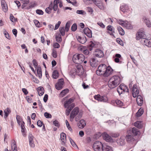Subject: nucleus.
I'll list each match as a JSON object with an SVG mask.
<instances>
[{"mask_svg":"<svg viewBox=\"0 0 151 151\" xmlns=\"http://www.w3.org/2000/svg\"><path fill=\"white\" fill-rule=\"evenodd\" d=\"M113 71V69L110 66L107 67L106 65L102 64L98 66L96 73L98 76L103 75L104 77H107L112 73Z\"/></svg>","mask_w":151,"mask_h":151,"instance_id":"nucleus-1","label":"nucleus"},{"mask_svg":"<svg viewBox=\"0 0 151 151\" xmlns=\"http://www.w3.org/2000/svg\"><path fill=\"white\" fill-rule=\"evenodd\" d=\"M120 82V78L117 76H115L111 77L108 82V86L111 89L117 87Z\"/></svg>","mask_w":151,"mask_h":151,"instance_id":"nucleus-2","label":"nucleus"},{"mask_svg":"<svg viewBox=\"0 0 151 151\" xmlns=\"http://www.w3.org/2000/svg\"><path fill=\"white\" fill-rule=\"evenodd\" d=\"M85 59V56L81 54H76L73 56V62L77 64L81 63Z\"/></svg>","mask_w":151,"mask_h":151,"instance_id":"nucleus-3","label":"nucleus"},{"mask_svg":"<svg viewBox=\"0 0 151 151\" xmlns=\"http://www.w3.org/2000/svg\"><path fill=\"white\" fill-rule=\"evenodd\" d=\"M117 22L119 24L126 27L127 29H132L133 28L131 23L126 21H124L122 19H119L117 21Z\"/></svg>","mask_w":151,"mask_h":151,"instance_id":"nucleus-4","label":"nucleus"},{"mask_svg":"<svg viewBox=\"0 0 151 151\" xmlns=\"http://www.w3.org/2000/svg\"><path fill=\"white\" fill-rule=\"evenodd\" d=\"M73 70L75 71V72L73 73L74 76L75 75L81 76L83 73V69L82 66L80 65H77L76 68L74 69Z\"/></svg>","mask_w":151,"mask_h":151,"instance_id":"nucleus-5","label":"nucleus"},{"mask_svg":"<svg viewBox=\"0 0 151 151\" xmlns=\"http://www.w3.org/2000/svg\"><path fill=\"white\" fill-rule=\"evenodd\" d=\"M151 38V36L150 34L147 35V38H144L141 40V43L144 45H145L149 47H151V42L149 40Z\"/></svg>","mask_w":151,"mask_h":151,"instance_id":"nucleus-6","label":"nucleus"},{"mask_svg":"<svg viewBox=\"0 0 151 151\" xmlns=\"http://www.w3.org/2000/svg\"><path fill=\"white\" fill-rule=\"evenodd\" d=\"M64 81L63 78H61L58 80V82L55 84V87L58 90L62 89L63 87Z\"/></svg>","mask_w":151,"mask_h":151,"instance_id":"nucleus-7","label":"nucleus"},{"mask_svg":"<svg viewBox=\"0 0 151 151\" xmlns=\"http://www.w3.org/2000/svg\"><path fill=\"white\" fill-rule=\"evenodd\" d=\"M103 145L99 141H95V151H103Z\"/></svg>","mask_w":151,"mask_h":151,"instance_id":"nucleus-8","label":"nucleus"},{"mask_svg":"<svg viewBox=\"0 0 151 151\" xmlns=\"http://www.w3.org/2000/svg\"><path fill=\"white\" fill-rule=\"evenodd\" d=\"M132 95L133 97L135 98L138 96L139 93V90L136 84H134L132 88Z\"/></svg>","mask_w":151,"mask_h":151,"instance_id":"nucleus-9","label":"nucleus"},{"mask_svg":"<svg viewBox=\"0 0 151 151\" xmlns=\"http://www.w3.org/2000/svg\"><path fill=\"white\" fill-rule=\"evenodd\" d=\"M95 99L99 101L106 102L108 101V99L106 96H101L99 95H95Z\"/></svg>","mask_w":151,"mask_h":151,"instance_id":"nucleus-10","label":"nucleus"},{"mask_svg":"<svg viewBox=\"0 0 151 151\" xmlns=\"http://www.w3.org/2000/svg\"><path fill=\"white\" fill-rule=\"evenodd\" d=\"M79 111L78 107H76L73 109L70 113V119L73 120L74 116L78 114Z\"/></svg>","mask_w":151,"mask_h":151,"instance_id":"nucleus-11","label":"nucleus"},{"mask_svg":"<svg viewBox=\"0 0 151 151\" xmlns=\"http://www.w3.org/2000/svg\"><path fill=\"white\" fill-rule=\"evenodd\" d=\"M136 39L139 40L140 39L147 38V36L143 32H138L136 35Z\"/></svg>","mask_w":151,"mask_h":151,"instance_id":"nucleus-12","label":"nucleus"},{"mask_svg":"<svg viewBox=\"0 0 151 151\" xmlns=\"http://www.w3.org/2000/svg\"><path fill=\"white\" fill-rule=\"evenodd\" d=\"M102 136L103 139L107 142H111L112 140L111 137L106 132L102 134Z\"/></svg>","mask_w":151,"mask_h":151,"instance_id":"nucleus-13","label":"nucleus"},{"mask_svg":"<svg viewBox=\"0 0 151 151\" xmlns=\"http://www.w3.org/2000/svg\"><path fill=\"white\" fill-rule=\"evenodd\" d=\"M34 137L32 134H29L28 136L29 144L30 146L32 147H35V144L33 141Z\"/></svg>","mask_w":151,"mask_h":151,"instance_id":"nucleus-14","label":"nucleus"},{"mask_svg":"<svg viewBox=\"0 0 151 151\" xmlns=\"http://www.w3.org/2000/svg\"><path fill=\"white\" fill-rule=\"evenodd\" d=\"M104 55V53L101 50L97 49L95 51V56L98 58L102 57Z\"/></svg>","mask_w":151,"mask_h":151,"instance_id":"nucleus-15","label":"nucleus"},{"mask_svg":"<svg viewBox=\"0 0 151 151\" xmlns=\"http://www.w3.org/2000/svg\"><path fill=\"white\" fill-rule=\"evenodd\" d=\"M77 38L78 42L82 44L85 43L86 41V39L85 36H83L81 37L78 36L77 37Z\"/></svg>","mask_w":151,"mask_h":151,"instance_id":"nucleus-16","label":"nucleus"},{"mask_svg":"<svg viewBox=\"0 0 151 151\" xmlns=\"http://www.w3.org/2000/svg\"><path fill=\"white\" fill-rule=\"evenodd\" d=\"M139 132L138 129L136 127L132 128L130 132L131 135L134 136L137 135Z\"/></svg>","mask_w":151,"mask_h":151,"instance_id":"nucleus-17","label":"nucleus"},{"mask_svg":"<svg viewBox=\"0 0 151 151\" xmlns=\"http://www.w3.org/2000/svg\"><path fill=\"white\" fill-rule=\"evenodd\" d=\"M126 139L128 143H132L134 141L135 139L132 136L127 135L126 136Z\"/></svg>","mask_w":151,"mask_h":151,"instance_id":"nucleus-18","label":"nucleus"},{"mask_svg":"<svg viewBox=\"0 0 151 151\" xmlns=\"http://www.w3.org/2000/svg\"><path fill=\"white\" fill-rule=\"evenodd\" d=\"M137 102L138 105L139 106H141L143 102L142 97L140 95H139L137 96Z\"/></svg>","mask_w":151,"mask_h":151,"instance_id":"nucleus-19","label":"nucleus"},{"mask_svg":"<svg viewBox=\"0 0 151 151\" xmlns=\"http://www.w3.org/2000/svg\"><path fill=\"white\" fill-rule=\"evenodd\" d=\"M75 105L74 104H71L67 108V109L66 110V114L67 116L69 115L70 111L74 107Z\"/></svg>","mask_w":151,"mask_h":151,"instance_id":"nucleus-20","label":"nucleus"},{"mask_svg":"<svg viewBox=\"0 0 151 151\" xmlns=\"http://www.w3.org/2000/svg\"><path fill=\"white\" fill-rule=\"evenodd\" d=\"M1 5L3 11L4 12H6L8 10V6L4 0L1 1Z\"/></svg>","mask_w":151,"mask_h":151,"instance_id":"nucleus-21","label":"nucleus"},{"mask_svg":"<svg viewBox=\"0 0 151 151\" xmlns=\"http://www.w3.org/2000/svg\"><path fill=\"white\" fill-rule=\"evenodd\" d=\"M143 21L145 23L146 25L148 27H151V24L149 20L146 17H143Z\"/></svg>","mask_w":151,"mask_h":151,"instance_id":"nucleus-22","label":"nucleus"},{"mask_svg":"<svg viewBox=\"0 0 151 151\" xmlns=\"http://www.w3.org/2000/svg\"><path fill=\"white\" fill-rule=\"evenodd\" d=\"M86 124L85 121L83 119H82L79 121V123L78 124V126L80 128H83L86 125Z\"/></svg>","mask_w":151,"mask_h":151,"instance_id":"nucleus-23","label":"nucleus"},{"mask_svg":"<svg viewBox=\"0 0 151 151\" xmlns=\"http://www.w3.org/2000/svg\"><path fill=\"white\" fill-rule=\"evenodd\" d=\"M59 0H55L52 4V9L54 11H56L58 9V4L59 3Z\"/></svg>","mask_w":151,"mask_h":151,"instance_id":"nucleus-24","label":"nucleus"},{"mask_svg":"<svg viewBox=\"0 0 151 151\" xmlns=\"http://www.w3.org/2000/svg\"><path fill=\"white\" fill-rule=\"evenodd\" d=\"M119 87L124 92H129V89L128 88L126 85L123 84H121Z\"/></svg>","mask_w":151,"mask_h":151,"instance_id":"nucleus-25","label":"nucleus"},{"mask_svg":"<svg viewBox=\"0 0 151 151\" xmlns=\"http://www.w3.org/2000/svg\"><path fill=\"white\" fill-rule=\"evenodd\" d=\"M37 90L39 96H41L44 94V89L42 87L40 86L37 88Z\"/></svg>","mask_w":151,"mask_h":151,"instance_id":"nucleus-26","label":"nucleus"},{"mask_svg":"<svg viewBox=\"0 0 151 151\" xmlns=\"http://www.w3.org/2000/svg\"><path fill=\"white\" fill-rule=\"evenodd\" d=\"M106 29L107 30L110 31L112 32L110 34L111 35H114L113 33H114L115 29L113 26L110 25H109L106 27Z\"/></svg>","mask_w":151,"mask_h":151,"instance_id":"nucleus-27","label":"nucleus"},{"mask_svg":"<svg viewBox=\"0 0 151 151\" xmlns=\"http://www.w3.org/2000/svg\"><path fill=\"white\" fill-rule=\"evenodd\" d=\"M73 101V100L71 99H70L68 100L65 101L64 103V106L65 107L67 108L69 106V105L71 104Z\"/></svg>","mask_w":151,"mask_h":151,"instance_id":"nucleus-28","label":"nucleus"},{"mask_svg":"<svg viewBox=\"0 0 151 151\" xmlns=\"http://www.w3.org/2000/svg\"><path fill=\"white\" fill-rule=\"evenodd\" d=\"M117 144L120 145H123L124 143V138L123 137H121L120 139L117 140Z\"/></svg>","mask_w":151,"mask_h":151,"instance_id":"nucleus-29","label":"nucleus"},{"mask_svg":"<svg viewBox=\"0 0 151 151\" xmlns=\"http://www.w3.org/2000/svg\"><path fill=\"white\" fill-rule=\"evenodd\" d=\"M60 138L62 142L64 144H65L66 141V134L62 132L60 134Z\"/></svg>","mask_w":151,"mask_h":151,"instance_id":"nucleus-30","label":"nucleus"},{"mask_svg":"<svg viewBox=\"0 0 151 151\" xmlns=\"http://www.w3.org/2000/svg\"><path fill=\"white\" fill-rule=\"evenodd\" d=\"M37 76L40 78H41L42 77V72L41 67L40 66L37 67Z\"/></svg>","mask_w":151,"mask_h":151,"instance_id":"nucleus-31","label":"nucleus"},{"mask_svg":"<svg viewBox=\"0 0 151 151\" xmlns=\"http://www.w3.org/2000/svg\"><path fill=\"white\" fill-rule=\"evenodd\" d=\"M59 75V73L57 70H54L52 73V78L54 79L57 78L58 77Z\"/></svg>","mask_w":151,"mask_h":151,"instance_id":"nucleus-32","label":"nucleus"},{"mask_svg":"<svg viewBox=\"0 0 151 151\" xmlns=\"http://www.w3.org/2000/svg\"><path fill=\"white\" fill-rule=\"evenodd\" d=\"M103 151H113V150L111 147L105 145L103 146Z\"/></svg>","mask_w":151,"mask_h":151,"instance_id":"nucleus-33","label":"nucleus"},{"mask_svg":"<svg viewBox=\"0 0 151 151\" xmlns=\"http://www.w3.org/2000/svg\"><path fill=\"white\" fill-rule=\"evenodd\" d=\"M11 147L12 151H17V147L14 140H13L11 144Z\"/></svg>","mask_w":151,"mask_h":151,"instance_id":"nucleus-34","label":"nucleus"},{"mask_svg":"<svg viewBox=\"0 0 151 151\" xmlns=\"http://www.w3.org/2000/svg\"><path fill=\"white\" fill-rule=\"evenodd\" d=\"M134 126L138 128H141L142 127V122L140 121H137L134 123Z\"/></svg>","mask_w":151,"mask_h":151,"instance_id":"nucleus-35","label":"nucleus"},{"mask_svg":"<svg viewBox=\"0 0 151 151\" xmlns=\"http://www.w3.org/2000/svg\"><path fill=\"white\" fill-rule=\"evenodd\" d=\"M117 30L120 35H124V30L119 26L117 27Z\"/></svg>","mask_w":151,"mask_h":151,"instance_id":"nucleus-36","label":"nucleus"},{"mask_svg":"<svg viewBox=\"0 0 151 151\" xmlns=\"http://www.w3.org/2000/svg\"><path fill=\"white\" fill-rule=\"evenodd\" d=\"M4 112L5 113L4 118H6L8 116L9 113L11 112V111L9 108H7L4 110Z\"/></svg>","mask_w":151,"mask_h":151,"instance_id":"nucleus-37","label":"nucleus"},{"mask_svg":"<svg viewBox=\"0 0 151 151\" xmlns=\"http://www.w3.org/2000/svg\"><path fill=\"white\" fill-rule=\"evenodd\" d=\"M94 46V43L92 41H91L88 46V50L91 51L93 49V47Z\"/></svg>","mask_w":151,"mask_h":151,"instance_id":"nucleus-38","label":"nucleus"},{"mask_svg":"<svg viewBox=\"0 0 151 151\" xmlns=\"http://www.w3.org/2000/svg\"><path fill=\"white\" fill-rule=\"evenodd\" d=\"M143 113V110L142 109H140L136 113V116L139 117L141 116Z\"/></svg>","mask_w":151,"mask_h":151,"instance_id":"nucleus-39","label":"nucleus"},{"mask_svg":"<svg viewBox=\"0 0 151 151\" xmlns=\"http://www.w3.org/2000/svg\"><path fill=\"white\" fill-rule=\"evenodd\" d=\"M24 124L25 123L24 122V121H22V122L21 123L20 125V127L21 128V132L23 134V135L24 136L25 135V134H24Z\"/></svg>","mask_w":151,"mask_h":151,"instance_id":"nucleus-40","label":"nucleus"},{"mask_svg":"<svg viewBox=\"0 0 151 151\" xmlns=\"http://www.w3.org/2000/svg\"><path fill=\"white\" fill-rule=\"evenodd\" d=\"M69 89L68 88H66L63 90L60 93V95L62 96H63L65 95L66 93L69 92Z\"/></svg>","mask_w":151,"mask_h":151,"instance_id":"nucleus-41","label":"nucleus"},{"mask_svg":"<svg viewBox=\"0 0 151 151\" xmlns=\"http://www.w3.org/2000/svg\"><path fill=\"white\" fill-rule=\"evenodd\" d=\"M70 22L69 21H68L66 23L65 27V30L66 32H67L69 30V28L70 27Z\"/></svg>","mask_w":151,"mask_h":151,"instance_id":"nucleus-42","label":"nucleus"},{"mask_svg":"<svg viewBox=\"0 0 151 151\" xmlns=\"http://www.w3.org/2000/svg\"><path fill=\"white\" fill-rule=\"evenodd\" d=\"M69 140L72 146L75 148H78V147L74 141L71 138H70Z\"/></svg>","mask_w":151,"mask_h":151,"instance_id":"nucleus-43","label":"nucleus"},{"mask_svg":"<svg viewBox=\"0 0 151 151\" xmlns=\"http://www.w3.org/2000/svg\"><path fill=\"white\" fill-rule=\"evenodd\" d=\"M77 25L76 23L74 24L72 26L71 29L72 31L75 32L76 30L77 29Z\"/></svg>","mask_w":151,"mask_h":151,"instance_id":"nucleus-44","label":"nucleus"},{"mask_svg":"<svg viewBox=\"0 0 151 151\" xmlns=\"http://www.w3.org/2000/svg\"><path fill=\"white\" fill-rule=\"evenodd\" d=\"M84 2L86 4H91L92 2H94V0H83Z\"/></svg>","mask_w":151,"mask_h":151,"instance_id":"nucleus-45","label":"nucleus"},{"mask_svg":"<svg viewBox=\"0 0 151 151\" xmlns=\"http://www.w3.org/2000/svg\"><path fill=\"white\" fill-rule=\"evenodd\" d=\"M65 30L64 27H61L60 28V32L61 35L62 36H64L65 34Z\"/></svg>","mask_w":151,"mask_h":151,"instance_id":"nucleus-46","label":"nucleus"},{"mask_svg":"<svg viewBox=\"0 0 151 151\" xmlns=\"http://www.w3.org/2000/svg\"><path fill=\"white\" fill-rule=\"evenodd\" d=\"M115 102L116 104L119 106H122L123 105V103L120 100H117L115 101Z\"/></svg>","mask_w":151,"mask_h":151,"instance_id":"nucleus-47","label":"nucleus"},{"mask_svg":"<svg viewBox=\"0 0 151 151\" xmlns=\"http://www.w3.org/2000/svg\"><path fill=\"white\" fill-rule=\"evenodd\" d=\"M34 22L37 27H40V23L38 20L35 19L34 20Z\"/></svg>","mask_w":151,"mask_h":151,"instance_id":"nucleus-48","label":"nucleus"},{"mask_svg":"<svg viewBox=\"0 0 151 151\" xmlns=\"http://www.w3.org/2000/svg\"><path fill=\"white\" fill-rule=\"evenodd\" d=\"M90 63L92 67H94V58H93L90 59Z\"/></svg>","mask_w":151,"mask_h":151,"instance_id":"nucleus-49","label":"nucleus"},{"mask_svg":"<svg viewBox=\"0 0 151 151\" xmlns=\"http://www.w3.org/2000/svg\"><path fill=\"white\" fill-rule=\"evenodd\" d=\"M76 116L75 118V120L77 122L80 119L82 116V114L81 113H79Z\"/></svg>","mask_w":151,"mask_h":151,"instance_id":"nucleus-50","label":"nucleus"},{"mask_svg":"<svg viewBox=\"0 0 151 151\" xmlns=\"http://www.w3.org/2000/svg\"><path fill=\"white\" fill-rule=\"evenodd\" d=\"M53 124L56 127L59 128L60 126V124L58 121L57 120H55L53 122Z\"/></svg>","mask_w":151,"mask_h":151,"instance_id":"nucleus-51","label":"nucleus"},{"mask_svg":"<svg viewBox=\"0 0 151 151\" xmlns=\"http://www.w3.org/2000/svg\"><path fill=\"white\" fill-rule=\"evenodd\" d=\"M76 13L78 14L84 15L86 14L85 12L83 10H78L76 11Z\"/></svg>","mask_w":151,"mask_h":151,"instance_id":"nucleus-52","label":"nucleus"},{"mask_svg":"<svg viewBox=\"0 0 151 151\" xmlns=\"http://www.w3.org/2000/svg\"><path fill=\"white\" fill-rule=\"evenodd\" d=\"M52 55L53 57L54 58H56L57 57V52L54 49H53L52 50Z\"/></svg>","mask_w":151,"mask_h":151,"instance_id":"nucleus-53","label":"nucleus"},{"mask_svg":"<svg viewBox=\"0 0 151 151\" xmlns=\"http://www.w3.org/2000/svg\"><path fill=\"white\" fill-rule=\"evenodd\" d=\"M101 135H102V134L101 133L99 132H98L97 133L95 134V139L99 138Z\"/></svg>","mask_w":151,"mask_h":151,"instance_id":"nucleus-54","label":"nucleus"},{"mask_svg":"<svg viewBox=\"0 0 151 151\" xmlns=\"http://www.w3.org/2000/svg\"><path fill=\"white\" fill-rule=\"evenodd\" d=\"M44 116L47 118H50L52 117V115L46 112L44 113Z\"/></svg>","mask_w":151,"mask_h":151,"instance_id":"nucleus-55","label":"nucleus"},{"mask_svg":"<svg viewBox=\"0 0 151 151\" xmlns=\"http://www.w3.org/2000/svg\"><path fill=\"white\" fill-rule=\"evenodd\" d=\"M56 41L58 42H60L62 41V39L61 36H56Z\"/></svg>","mask_w":151,"mask_h":151,"instance_id":"nucleus-56","label":"nucleus"},{"mask_svg":"<svg viewBox=\"0 0 151 151\" xmlns=\"http://www.w3.org/2000/svg\"><path fill=\"white\" fill-rule=\"evenodd\" d=\"M91 30L88 27L85 28L83 30V32L85 35L88 32H91Z\"/></svg>","mask_w":151,"mask_h":151,"instance_id":"nucleus-57","label":"nucleus"},{"mask_svg":"<svg viewBox=\"0 0 151 151\" xmlns=\"http://www.w3.org/2000/svg\"><path fill=\"white\" fill-rule=\"evenodd\" d=\"M32 62L34 67L36 68H37L38 66H37L38 64L36 60L35 59H34L33 60Z\"/></svg>","mask_w":151,"mask_h":151,"instance_id":"nucleus-58","label":"nucleus"},{"mask_svg":"<svg viewBox=\"0 0 151 151\" xmlns=\"http://www.w3.org/2000/svg\"><path fill=\"white\" fill-rule=\"evenodd\" d=\"M61 23V22L60 21H58V23L56 24L54 29L55 30L59 28Z\"/></svg>","mask_w":151,"mask_h":151,"instance_id":"nucleus-59","label":"nucleus"},{"mask_svg":"<svg viewBox=\"0 0 151 151\" xmlns=\"http://www.w3.org/2000/svg\"><path fill=\"white\" fill-rule=\"evenodd\" d=\"M36 13L39 15H43V12L40 9H37L36 10Z\"/></svg>","mask_w":151,"mask_h":151,"instance_id":"nucleus-60","label":"nucleus"},{"mask_svg":"<svg viewBox=\"0 0 151 151\" xmlns=\"http://www.w3.org/2000/svg\"><path fill=\"white\" fill-rule=\"evenodd\" d=\"M4 34L5 36V37H6V38H7V39H8L9 40L10 39V37H9V34L8 33V32H7L5 31L4 32Z\"/></svg>","mask_w":151,"mask_h":151,"instance_id":"nucleus-61","label":"nucleus"},{"mask_svg":"<svg viewBox=\"0 0 151 151\" xmlns=\"http://www.w3.org/2000/svg\"><path fill=\"white\" fill-rule=\"evenodd\" d=\"M10 20L12 22H14L15 21L14 17L13 16V15L12 14L10 15Z\"/></svg>","mask_w":151,"mask_h":151,"instance_id":"nucleus-62","label":"nucleus"},{"mask_svg":"<svg viewBox=\"0 0 151 151\" xmlns=\"http://www.w3.org/2000/svg\"><path fill=\"white\" fill-rule=\"evenodd\" d=\"M26 99L29 103H30L32 102V99L29 96H27L26 97Z\"/></svg>","mask_w":151,"mask_h":151,"instance_id":"nucleus-63","label":"nucleus"},{"mask_svg":"<svg viewBox=\"0 0 151 151\" xmlns=\"http://www.w3.org/2000/svg\"><path fill=\"white\" fill-rule=\"evenodd\" d=\"M97 24L101 27L104 28L105 27L104 25L101 22H99L97 23Z\"/></svg>","mask_w":151,"mask_h":151,"instance_id":"nucleus-64","label":"nucleus"}]
</instances>
